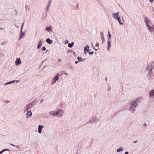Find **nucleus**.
<instances>
[{
    "label": "nucleus",
    "instance_id": "f257e3e1",
    "mask_svg": "<svg viewBox=\"0 0 154 154\" xmlns=\"http://www.w3.org/2000/svg\"><path fill=\"white\" fill-rule=\"evenodd\" d=\"M138 102V100L135 99L134 101H133L131 102V106L130 108L131 109H134L135 107L137 106V104Z\"/></svg>",
    "mask_w": 154,
    "mask_h": 154
},
{
    "label": "nucleus",
    "instance_id": "f03ea898",
    "mask_svg": "<svg viewBox=\"0 0 154 154\" xmlns=\"http://www.w3.org/2000/svg\"><path fill=\"white\" fill-rule=\"evenodd\" d=\"M112 15L114 16V18H115V19H117L119 23L120 24H122L123 23H122L120 22V17H118L119 15V12H118L116 13H114V14H113Z\"/></svg>",
    "mask_w": 154,
    "mask_h": 154
},
{
    "label": "nucleus",
    "instance_id": "7ed1b4c3",
    "mask_svg": "<svg viewBox=\"0 0 154 154\" xmlns=\"http://www.w3.org/2000/svg\"><path fill=\"white\" fill-rule=\"evenodd\" d=\"M154 68V62L152 61L149 63L148 66L146 67V69L148 70L150 69L152 70Z\"/></svg>",
    "mask_w": 154,
    "mask_h": 154
},
{
    "label": "nucleus",
    "instance_id": "20e7f679",
    "mask_svg": "<svg viewBox=\"0 0 154 154\" xmlns=\"http://www.w3.org/2000/svg\"><path fill=\"white\" fill-rule=\"evenodd\" d=\"M148 75H149V77L150 79H152L153 78V75L152 74V72L151 70L149 71L148 74Z\"/></svg>",
    "mask_w": 154,
    "mask_h": 154
},
{
    "label": "nucleus",
    "instance_id": "39448f33",
    "mask_svg": "<svg viewBox=\"0 0 154 154\" xmlns=\"http://www.w3.org/2000/svg\"><path fill=\"white\" fill-rule=\"evenodd\" d=\"M15 63L16 65H18L20 64L21 63V61L20 58H17Z\"/></svg>",
    "mask_w": 154,
    "mask_h": 154
},
{
    "label": "nucleus",
    "instance_id": "423d86ee",
    "mask_svg": "<svg viewBox=\"0 0 154 154\" xmlns=\"http://www.w3.org/2000/svg\"><path fill=\"white\" fill-rule=\"evenodd\" d=\"M63 112L62 110H59L57 112V116H61L63 115Z\"/></svg>",
    "mask_w": 154,
    "mask_h": 154
},
{
    "label": "nucleus",
    "instance_id": "0eeeda50",
    "mask_svg": "<svg viewBox=\"0 0 154 154\" xmlns=\"http://www.w3.org/2000/svg\"><path fill=\"white\" fill-rule=\"evenodd\" d=\"M44 128V126L42 125H39L38 127V132L41 134L42 132V129Z\"/></svg>",
    "mask_w": 154,
    "mask_h": 154
},
{
    "label": "nucleus",
    "instance_id": "6e6552de",
    "mask_svg": "<svg viewBox=\"0 0 154 154\" xmlns=\"http://www.w3.org/2000/svg\"><path fill=\"white\" fill-rule=\"evenodd\" d=\"M58 74L56 76L54 77V81L52 82V84L56 82V81H57L58 79Z\"/></svg>",
    "mask_w": 154,
    "mask_h": 154
},
{
    "label": "nucleus",
    "instance_id": "1a4fd4ad",
    "mask_svg": "<svg viewBox=\"0 0 154 154\" xmlns=\"http://www.w3.org/2000/svg\"><path fill=\"white\" fill-rule=\"evenodd\" d=\"M149 95L150 97H154V90L149 91Z\"/></svg>",
    "mask_w": 154,
    "mask_h": 154
},
{
    "label": "nucleus",
    "instance_id": "9d476101",
    "mask_svg": "<svg viewBox=\"0 0 154 154\" xmlns=\"http://www.w3.org/2000/svg\"><path fill=\"white\" fill-rule=\"evenodd\" d=\"M42 42L41 40H40L38 41V46L37 47V49H39L40 48V47L42 45Z\"/></svg>",
    "mask_w": 154,
    "mask_h": 154
},
{
    "label": "nucleus",
    "instance_id": "9b49d317",
    "mask_svg": "<svg viewBox=\"0 0 154 154\" xmlns=\"http://www.w3.org/2000/svg\"><path fill=\"white\" fill-rule=\"evenodd\" d=\"M147 26V27L148 29L150 31H154V28H152L151 26H150L149 25H146Z\"/></svg>",
    "mask_w": 154,
    "mask_h": 154
},
{
    "label": "nucleus",
    "instance_id": "f8f14e48",
    "mask_svg": "<svg viewBox=\"0 0 154 154\" xmlns=\"http://www.w3.org/2000/svg\"><path fill=\"white\" fill-rule=\"evenodd\" d=\"M78 61H75V63L76 64L78 62H82L84 60L82 58H78Z\"/></svg>",
    "mask_w": 154,
    "mask_h": 154
},
{
    "label": "nucleus",
    "instance_id": "ddd939ff",
    "mask_svg": "<svg viewBox=\"0 0 154 154\" xmlns=\"http://www.w3.org/2000/svg\"><path fill=\"white\" fill-rule=\"evenodd\" d=\"M32 114V113L31 111H28V112L26 114L27 116H31Z\"/></svg>",
    "mask_w": 154,
    "mask_h": 154
},
{
    "label": "nucleus",
    "instance_id": "4468645a",
    "mask_svg": "<svg viewBox=\"0 0 154 154\" xmlns=\"http://www.w3.org/2000/svg\"><path fill=\"white\" fill-rule=\"evenodd\" d=\"M145 22L146 25H148V23H149V21L148 20V18L146 17H145Z\"/></svg>",
    "mask_w": 154,
    "mask_h": 154
},
{
    "label": "nucleus",
    "instance_id": "2eb2a0df",
    "mask_svg": "<svg viewBox=\"0 0 154 154\" xmlns=\"http://www.w3.org/2000/svg\"><path fill=\"white\" fill-rule=\"evenodd\" d=\"M46 42L49 44H51L52 41L51 40H50L49 38H47L46 40Z\"/></svg>",
    "mask_w": 154,
    "mask_h": 154
},
{
    "label": "nucleus",
    "instance_id": "dca6fc26",
    "mask_svg": "<svg viewBox=\"0 0 154 154\" xmlns=\"http://www.w3.org/2000/svg\"><path fill=\"white\" fill-rule=\"evenodd\" d=\"M32 107V104L31 103H30L28 105L26 106V107L28 109H30Z\"/></svg>",
    "mask_w": 154,
    "mask_h": 154
},
{
    "label": "nucleus",
    "instance_id": "f3484780",
    "mask_svg": "<svg viewBox=\"0 0 154 154\" xmlns=\"http://www.w3.org/2000/svg\"><path fill=\"white\" fill-rule=\"evenodd\" d=\"M108 44V49H109V48L111 47V42L109 40L107 42Z\"/></svg>",
    "mask_w": 154,
    "mask_h": 154
},
{
    "label": "nucleus",
    "instance_id": "a211bd4d",
    "mask_svg": "<svg viewBox=\"0 0 154 154\" xmlns=\"http://www.w3.org/2000/svg\"><path fill=\"white\" fill-rule=\"evenodd\" d=\"M123 150V148L122 147H120L119 149H117V152H119L122 151Z\"/></svg>",
    "mask_w": 154,
    "mask_h": 154
},
{
    "label": "nucleus",
    "instance_id": "6ab92c4d",
    "mask_svg": "<svg viewBox=\"0 0 154 154\" xmlns=\"http://www.w3.org/2000/svg\"><path fill=\"white\" fill-rule=\"evenodd\" d=\"M73 44H74L73 42H72L71 44L69 43L68 45V46L69 47V48H71L72 47Z\"/></svg>",
    "mask_w": 154,
    "mask_h": 154
},
{
    "label": "nucleus",
    "instance_id": "aec40b11",
    "mask_svg": "<svg viewBox=\"0 0 154 154\" xmlns=\"http://www.w3.org/2000/svg\"><path fill=\"white\" fill-rule=\"evenodd\" d=\"M51 115H53L54 116H55L56 115H57V112H53L51 114Z\"/></svg>",
    "mask_w": 154,
    "mask_h": 154
},
{
    "label": "nucleus",
    "instance_id": "412c9836",
    "mask_svg": "<svg viewBox=\"0 0 154 154\" xmlns=\"http://www.w3.org/2000/svg\"><path fill=\"white\" fill-rule=\"evenodd\" d=\"M51 26H49V27H46V29L47 30H50L51 29Z\"/></svg>",
    "mask_w": 154,
    "mask_h": 154
},
{
    "label": "nucleus",
    "instance_id": "4be33fe9",
    "mask_svg": "<svg viewBox=\"0 0 154 154\" xmlns=\"http://www.w3.org/2000/svg\"><path fill=\"white\" fill-rule=\"evenodd\" d=\"M5 150H8V149H4L3 150H2V151H1L0 152V154H1L3 152V151H4Z\"/></svg>",
    "mask_w": 154,
    "mask_h": 154
},
{
    "label": "nucleus",
    "instance_id": "5701e85b",
    "mask_svg": "<svg viewBox=\"0 0 154 154\" xmlns=\"http://www.w3.org/2000/svg\"><path fill=\"white\" fill-rule=\"evenodd\" d=\"M23 25H24V23H22V26H21V31L22 30V29H23Z\"/></svg>",
    "mask_w": 154,
    "mask_h": 154
},
{
    "label": "nucleus",
    "instance_id": "b1692460",
    "mask_svg": "<svg viewBox=\"0 0 154 154\" xmlns=\"http://www.w3.org/2000/svg\"><path fill=\"white\" fill-rule=\"evenodd\" d=\"M108 34H109V38L108 39H110V37H111V34H110V33H109V31L108 32Z\"/></svg>",
    "mask_w": 154,
    "mask_h": 154
},
{
    "label": "nucleus",
    "instance_id": "393cba45",
    "mask_svg": "<svg viewBox=\"0 0 154 154\" xmlns=\"http://www.w3.org/2000/svg\"><path fill=\"white\" fill-rule=\"evenodd\" d=\"M87 51L90 54H92L93 53V52L92 51L91 52H89V50H87Z\"/></svg>",
    "mask_w": 154,
    "mask_h": 154
},
{
    "label": "nucleus",
    "instance_id": "a878e982",
    "mask_svg": "<svg viewBox=\"0 0 154 154\" xmlns=\"http://www.w3.org/2000/svg\"><path fill=\"white\" fill-rule=\"evenodd\" d=\"M42 50L44 51H45L46 50V48L45 47H43L42 48Z\"/></svg>",
    "mask_w": 154,
    "mask_h": 154
},
{
    "label": "nucleus",
    "instance_id": "bb28decb",
    "mask_svg": "<svg viewBox=\"0 0 154 154\" xmlns=\"http://www.w3.org/2000/svg\"><path fill=\"white\" fill-rule=\"evenodd\" d=\"M100 34L101 35V37L103 36V33L102 32H100Z\"/></svg>",
    "mask_w": 154,
    "mask_h": 154
},
{
    "label": "nucleus",
    "instance_id": "cd10ccee",
    "mask_svg": "<svg viewBox=\"0 0 154 154\" xmlns=\"http://www.w3.org/2000/svg\"><path fill=\"white\" fill-rule=\"evenodd\" d=\"M101 38L102 41H104V38L103 36V37H101Z\"/></svg>",
    "mask_w": 154,
    "mask_h": 154
},
{
    "label": "nucleus",
    "instance_id": "c85d7f7f",
    "mask_svg": "<svg viewBox=\"0 0 154 154\" xmlns=\"http://www.w3.org/2000/svg\"><path fill=\"white\" fill-rule=\"evenodd\" d=\"M28 109L26 107V109H25L24 110V112H25L26 111H28Z\"/></svg>",
    "mask_w": 154,
    "mask_h": 154
},
{
    "label": "nucleus",
    "instance_id": "c756f323",
    "mask_svg": "<svg viewBox=\"0 0 154 154\" xmlns=\"http://www.w3.org/2000/svg\"><path fill=\"white\" fill-rule=\"evenodd\" d=\"M72 54L74 55V57H76V56L75 55V52H73V53H72Z\"/></svg>",
    "mask_w": 154,
    "mask_h": 154
},
{
    "label": "nucleus",
    "instance_id": "7c9ffc66",
    "mask_svg": "<svg viewBox=\"0 0 154 154\" xmlns=\"http://www.w3.org/2000/svg\"><path fill=\"white\" fill-rule=\"evenodd\" d=\"M143 126H144L146 127V124H145V123H144V124H143Z\"/></svg>",
    "mask_w": 154,
    "mask_h": 154
},
{
    "label": "nucleus",
    "instance_id": "2f4dec72",
    "mask_svg": "<svg viewBox=\"0 0 154 154\" xmlns=\"http://www.w3.org/2000/svg\"><path fill=\"white\" fill-rule=\"evenodd\" d=\"M153 0H149L150 2H153Z\"/></svg>",
    "mask_w": 154,
    "mask_h": 154
},
{
    "label": "nucleus",
    "instance_id": "473e14b6",
    "mask_svg": "<svg viewBox=\"0 0 154 154\" xmlns=\"http://www.w3.org/2000/svg\"><path fill=\"white\" fill-rule=\"evenodd\" d=\"M128 152H126L125 153V154H128Z\"/></svg>",
    "mask_w": 154,
    "mask_h": 154
},
{
    "label": "nucleus",
    "instance_id": "72a5a7b5",
    "mask_svg": "<svg viewBox=\"0 0 154 154\" xmlns=\"http://www.w3.org/2000/svg\"><path fill=\"white\" fill-rule=\"evenodd\" d=\"M137 142V140H136V141H134V143H136Z\"/></svg>",
    "mask_w": 154,
    "mask_h": 154
},
{
    "label": "nucleus",
    "instance_id": "f704fd0d",
    "mask_svg": "<svg viewBox=\"0 0 154 154\" xmlns=\"http://www.w3.org/2000/svg\"><path fill=\"white\" fill-rule=\"evenodd\" d=\"M58 61H59V62H60V59H58Z\"/></svg>",
    "mask_w": 154,
    "mask_h": 154
},
{
    "label": "nucleus",
    "instance_id": "c9c22d12",
    "mask_svg": "<svg viewBox=\"0 0 154 154\" xmlns=\"http://www.w3.org/2000/svg\"><path fill=\"white\" fill-rule=\"evenodd\" d=\"M105 80L106 81H107V78L106 77L105 78Z\"/></svg>",
    "mask_w": 154,
    "mask_h": 154
},
{
    "label": "nucleus",
    "instance_id": "e433bc0d",
    "mask_svg": "<svg viewBox=\"0 0 154 154\" xmlns=\"http://www.w3.org/2000/svg\"><path fill=\"white\" fill-rule=\"evenodd\" d=\"M11 83V82H8V83L7 84H8L10 83Z\"/></svg>",
    "mask_w": 154,
    "mask_h": 154
},
{
    "label": "nucleus",
    "instance_id": "4c0bfd02",
    "mask_svg": "<svg viewBox=\"0 0 154 154\" xmlns=\"http://www.w3.org/2000/svg\"><path fill=\"white\" fill-rule=\"evenodd\" d=\"M137 99L138 100V102H140V101H139V99Z\"/></svg>",
    "mask_w": 154,
    "mask_h": 154
},
{
    "label": "nucleus",
    "instance_id": "58836bf2",
    "mask_svg": "<svg viewBox=\"0 0 154 154\" xmlns=\"http://www.w3.org/2000/svg\"><path fill=\"white\" fill-rule=\"evenodd\" d=\"M77 58H80V57H77Z\"/></svg>",
    "mask_w": 154,
    "mask_h": 154
},
{
    "label": "nucleus",
    "instance_id": "ea45409f",
    "mask_svg": "<svg viewBox=\"0 0 154 154\" xmlns=\"http://www.w3.org/2000/svg\"><path fill=\"white\" fill-rule=\"evenodd\" d=\"M76 154H78V153H76Z\"/></svg>",
    "mask_w": 154,
    "mask_h": 154
}]
</instances>
